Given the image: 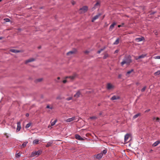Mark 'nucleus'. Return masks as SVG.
<instances>
[{"label":"nucleus","mask_w":160,"mask_h":160,"mask_svg":"<svg viewBox=\"0 0 160 160\" xmlns=\"http://www.w3.org/2000/svg\"><path fill=\"white\" fill-rule=\"evenodd\" d=\"M135 59L136 60H137L139 59V58H138V57H136Z\"/></svg>","instance_id":"3c124183"},{"label":"nucleus","mask_w":160,"mask_h":160,"mask_svg":"<svg viewBox=\"0 0 160 160\" xmlns=\"http://www.w3.org/2000/svg\"><path fill=\"white\" fill-rule=\"evenodd\" d=\"M72 97H69V98H67L66 99V100H67V101H69V100H72Z\"/></svg>","instance_id":"4c0bfd02"},{"label":"nucleus","mask_w":160,"mask_h":160,"mask_svg":"<svg viewBox=\"0 0 160 160\" xmlns=\"http://www.w3.org/2000/svg\"><path fill=\"white\" fill-rule=\"evenodd\" d=\"M81 93L80 91H78L74 95V97L77 98L79 97Z\"/></svg>","instance_id":"4468645a"},{"label":"nucleus","mask_w":160,"mask_h":160,"mask_svg":"<svg viewBox=\"0 0 160 160\" xmlns=\"http://www.w3.org/2000/svg\"><path fill=\"white\" fill-rule=\"evenodd\" d=\"M34 60H35L33 58H30V59H29L26 60L25 61V63L26 64L28 62H33V61H34Z\"/></svg>","instance_id":"a211bd4d"},{"label":"nucleus","mask_w":160,"mask_h":160,"mask_svg":"<svg viewBox=\"0 0 160 160\" xmlns=\"http://www.w3.org/2000/svg\"><path fill=\"white\" fill-rule=\"evenodd\" d=\"M106 47L104 46L103 48H101L99 50H98V52L97 53L99 54L100 53V52L104 50L105 48Z\"/></svg>","instance_id":"393cba45"},{"label":"nucleus","mask_w":160,"mask_h":160,"mask_svg":"<svg viewBox=\"0 0 160 160\" xmlns=\"http://www.w3.org/2000/svg\"><path fill=\"white\" fill-rule=\"evenodd\" d=\"M119 43V39L117 38L115 41L113 43V45H117Z\"/></svg>","instance_id":"b1692460"},{"label":"nucleus","mask_w":160,"mask_h":160,"mask_svg":"<svg viewBox=\"0 0 160 160\" xmlns=\"http://www.w3.org/2000/svg\"><path fill=\"white\" fill-rule=\"evenodd\" d=\"M102 114V112H100L99 113V115H101Z\"/></svg>","instance_id":"603ef678"},{"label":"nucleus","mask_w":160,"mask_h":160,"mask_svg":"<svg viewBox=\"0 0 160 160\" xmlns=\"http://www.w3.org/2000/svg\"><path fill=\"white\" fill-rule=\"evenodd\" d=\"M57 79H58L59 80L60 79V78L59 77H58Z\"/></svg>","instance_id":"864d4df0"},{"label":"nucleus","mask_w":160,"mask_h":160,"mask_svg":"<svg viewBox=\"0 0 160 160\" xmlns=\"http://www.w3.org/2000/svg\"><path fill=\"white\" fill-rule=\"evenodd\" d=\"M53 143V142L52 141H50V142H48L47 143V144L46 145V147H48L51 146L52 144Z\"/></svg>","instance_id":"aec40b11"},{"label":"nucleus","mask_w":160,"mask_h":160,"mask_svg":"<svg viewBox=\"0 0 160 160\" xmlns=\"http://www.w3.org/2000/svg\"><path fill=\"white\" fill-rule=\"evenodd\" d=\"M108 57V54H106L103 57V59H106Z\"/></svg>","instance_id":"e433bc0d"},{"label":"nucleus","mask_w":160,"mask_h":160,"mask_svg":"<svg viewBox=\"0 0 160 160\" xmlns=\"http://www.w3.org/2000/svg\"><path fill=\"white\" fill-rule=\"evenodd\" d=\"M88 52H89L88 51H85V52H84L86 53H88Z\"/></svg>","instance_id":"8fccbe9b"},{"label":"nucleus","mask_w":160,"mask_h":160,"mask_svg":"<svg viewBox=\"0 0 160 160\" xmlns=\"http://www.w3.org/2000/svg\"><path fill=\"white\" fill-rule=\"evenodd\" d=\"M153 58L155 59H160V56H155L153 57Z\"/></svg>","instance_id":"f704fd0d"},{"label":"nucleus","mask_w":160,"mask_h":160,"mask_svg":"<svg viewBox=\"0 0 160 160\" xmlns=\"http://www.w3.org/2000/svg\"><path fill=\"white\" fill-rule=\"evenodd\" d=\"M42 151L41 150H38L37 151L33 152L31 153V157H35L36 155L38 156L42 152Z\"/></svg>","instance_id":"f03ea898"},{"label":"nucleus","mask_w":160,"mask_h":160,"mask_svg":"<svg viewBox=\"0 0 160 160\" xmlns=\"http://www.w3.org/2000/svg\"><path fill=\"white\" fill-rule=\"evenodd\" d=\"M133 71V69H132L130 70H129V71H128L127 73H126V75H128V74H130V73H131Z\"/></svg>","instance_id":"cd10ccee"},{"label":"nucleus","mask_w":160,"mask_h":160,"mask_svg":"<svg viewBox=\"0 0 160 160\" xmlns=\"http://www.w3.org/2000/svg\"><path fill=\"white\" fill-rule=\"evenodd\" d=\"M76 74H74L72 76H68V77H66L65 78V79H67V78H70L71 80H72L74 79L75 77H76Z\"/></svg>","instance_id":"2eb2a0df"},{"label":"nucleus","mask_w":160,"mask_h":160,"mask_svg":"<svg viewBox=\"0 0 160 160\" xmlns=\"http://www.w3.org/2000/svg\"><path fill=\"white\" fill-rule=\"evenodd\" d=\"M71 3L73 5H74L75 4V2L74 1H71Z\"/></svg>","instance_id":"37998d69"},{"label":"nucleus","mask_w":160,"mask_h":160,"mask_svg":"<svg viewBox=\"0 0 160 160\" xmlns=\"http://www.w3.org/2000/svg\"><path fill=\"white\" fill-rule=\"evenodd\" d=\"M42 80V78H40L37 79L36 80V82H40Z\"/></svg>","instance_id":"a19ab883"},{"label":"nucleus","mask_w":160,"mask_h":160,"mask_svg":"<svg viewBox=\"0 0 160 160\" xmlns=\"http://www.w3.org/2000/svg\"><path fill=\"white\" fill-rule=\"evenodd\" d=\"M100 1H97L96 3L94 4V7L92 8V10L93 11L96 8H99L100 6Z\"/></svg>","instance_id":"7ed1b4c3"},{"label":"nucleus","mask_w":160,"mask_h":160,"mask_svg":"<svg viewBox=\"0 0 160 160\" xmlns=\"http://www.w3.org/2000/svg\"><path fill=\"white\" fill-rule=\"evenodd\" d=\"M130 136V134L129 133H127L124 136V142L125 143H127L128 142V140Z\"/></svg>","instance_id":"423d86ee"},{"label":"nucleus","mask_w":160,"mask_h":160,"mask_svg":"<svg viewBox=\"0 0 160 160\" xmlns=\"http://www.w3.org/2000/svg\"><path fill=\"white\" fill-rule=\"evenodd\" d=\"M160 143V141H157L155 142L154 143H153L152 146L153 147H156L157 146L159 143Z\"/></svg>","instance_id":"6ab92c4d"},{"label":"nucleus","mask_w":160,"mask_h":160,"mask_svg":"<svg viewBox=\"0 0 160 160\" xmlns=\"http://www.w3.org/2000/svg\"><path fill=\"white\" fill-rule=\"evenodd\" d=\"M10 51L12 52L15 53H17L18 52H20V51L19 50H17L14 49H11L10 50Z\"/></svg>","instance_id":"412c9836"},{"label":"nucleus","mask_w":160,"mask_h":160,"mask_svg":"<svg viewBox=\"0 0 160 160\" xmlns=\"http://www.w3.org/2000/svg\"><path fill=\"white\" fill-rule=\"evenodd\" d=\"M57 122V120H55L54 121L51 122V125L52 126H54Z\"/></svg>","instance_id":"c756f323"},{"label":"nucleus","mask_w":160,"mask_h":160,"mask_svg":"<svg viewBox=\"0 0 160 160\" xmlns=\"http://www.w3.org/2000/svg\"><path fill=\"white\" fill-rule=\"evenodd\" d=\"M150 111V109H147L145 111V112H148L149 111Z\"/></svg>","instance_id":"c03bdc74"},{"label":"nucleus","mask_w":160,"mask_h":160,"mask_svg":"<svg viewBox=\"0 0 160 160\" xmlns=\"http://www.w3.org/2000/svg\"><path fill=\"white\" fill-rule=\"evenodd\" d=\"M146 86L144 87L143 88L141 89V91L142 92H144L145 91V89H146Z\"/></svg>","instance_id":"473e14b6"},{"label":"nucleus","mask_w":160,"mask_h":160,"mask_svg":"<svg viewBox=\"0 0 160 160\" xmlns=\"http://www.w3.org/2000/svg\"><path fill=\"white\" fill-rule=\"evenodd\" d=\"M124 25V23H122L121 25H118V28H120V27H122Z\"/></svg>","instance_id":"79ce46f5"},{"label":"nucleus","mask_w":160,"mask_h":160,"mask_svg":"<svg viewBox=\"0 0 160 160\" xmlns=\"http://www.w3.org/2000/svg\"><path fill=\"white\" fill-rule=\"evenodd\" d=\"M75 117H72V118H69L67 119L66 120V121L67 122H72V121H73L74 120H75Z\"/></svg>","instance_id":"dca6fc26"},{"label":"nucleus","mask_w":160,"mask_h":160,"mask_svg":"<svg viewBox=\"0 0 160 160\" xmlns=\"http://www.w3.org/2000/svg\"><path fill=\"white\" fill-rule=\"evenodd\" d=\"M90 119H96L97 118V117H96V116H92V117H91L89 118Z\"/></svg>","instance_id":"2f4dec72"},{"label":"nucleus","mask_w":160,"mask_h":160,"mask_svg":"<svg viewBox=\"0 0 160 160\" xmlns=\"http://www.w3.org/2000/svg\"><path fill=\"white\" fill-rule=\"evenodd\" d=\"M75 138L77 139L82 141L84 140V139L82 138L78 134H76L75 135Z\"/></svg>","instance_id":"9b49d317"},{"label":"nucleus","mask_w":160,"mask_h":160,"mask_svg":"<svg viewBox=\"0 0 160 160\" xmlns=\"http://www.w3.org/2000/svg\"><path fill=\"white\" fill-rule=\"evenodd\" d=\"M2 1V0H0V2H1Z\"/></svg>","instance_id":"4d7b16f0"},{"label":"nucleus","mask_w":160,"mask_h":160,"mask_svg":"<svg viewBox=\"0 0 160 160\" xmlns=\"http://www.w3.org/2000/svg\"><path fill=\"white\" fill-rule=\"evenodd\" d=\"M145 40L144 38L143 37L141 38H137L135 39V41L137 42H140L143 41Z\"/></svg>","instance_id":"9d476101"},{"label":"nucleus","mask_w":160,"mask_h":160,"mask_svg":"<svg viewBox=\"0 0 160 160\" xmlns=\"http://www.w3.org/2000/svg\"><path fill=\"white\" fill-rule=\"evenodd\" d=\"M77 52V50L76 49H75L74 50L70 51L69 52H68L67 53V54L68 55H69L73 54H75Z\"/></svg>","instance_id":"1a4fd4ad"},{"label":"nucleus","mask_w":160,"mask_h":160,"mask_svg":"<svg viewBox=\"0 0 160 160\" xmlns=\"http://www.w3.org/2000/svg\"><path fill=\"white\" fill-rule=\"evenodd\" d=\"M20 156H21V154L20 153H18L17 154L16 156L17 158H18V157H20Z\"/></svg>","instance_id":"ea45409f"},{"label":"nucleus","mask_w":160,"mask_h":160,"mask_svg":"<svg viewBox=\"0 0 160 160\" xmlns=\"http://www.w3.org/2000/svg\"><path fill=\"white\" fill-rule=\"evenodd\" d=\"M141 115L140 113H138L135 115L133 117V119H135L138 118L139 116H140Z\"/></svg>","instance_id":"5701e85b"},{"label":"nucleus","mask_w":160,"mask_h":160,"mask_svg":"<svg viewBox=\"0 0 160 160\" xmlns=\"http://www.w3.org/2000/svg\"><path fill=\"white\" fill-rule=\"evenodd\" d=\"M155 76L158 75L160 74V70H158L157 72H155L154 73Z\"/></svg>","instance_id":"bb28decb"},{"label":"nucleus","mask_w":160,"mask_h":160,"mask_svg":"<svg viewBox=\"0 0 160 160\" xmlns=\"http://www.w3.org/2000/svg\"><path fill=\"white\" fill-rule=\"evenodd\" d=\"M2 37H0V40L2 39Z\"/></svg>","instance_id":"5fc2aeb1"},{"label":"nucleus","mask_w":160,"mask_h":160,"mask_svg":"<svg viewBox=\"0 0 160 160\" xmlns=\"http://www.w3.org/2000/svg\"><path fill=\"white\" fill-rule=\"evenodd\" d=\"M120 98V97L118 96L114 95L110 98V100L113 101L115 100L119 99Z\"/></svg>","instance_id":"6e6552de"},{"label":"nucleus","mask_w":160,"mask_h":160,"mask_svg":"<svg viewBox=\"0 0 160 160\" xmlns=\"http://www.w3.org/2000/svg\"><path fill=\"white\" fill-rule=\"evenodd\" d=\"M107 152V150L106 149H104L102 151V154H105Z\"/></svg>","instance_id":"58836bf2"},{"label":"nucleus","mask_w":160,"mask_h":160,"mask_svg":"<svg viewBox=\"0 0 160 160\" xmlns=\"http://www.w3.org/2000/svg\"><path fill=\"white\" fill-rule=\"evenodd\" d=\"M27 143H28L27 142H23V143L22 144V147H24L26 146Z\"/></svg>","instance_id":"7c9ffc66"},{"label":"nucleus","mask_w":160,"mask_h":160,"mask_svg":"<svg viewBox=\"0 0 160 160\" xmlns=\"http://www.w3.org/2000/svg\"><path fill=\"white\" fill-rule=\"evenodd\" d=\"M114 86L110 83H108L107 84V88L108 90H111L113 89Z\"/></svg>","instance_id":"39448f33"},{"label":"nucleus","mask_w":160,"mask_h":160,"mask_svg":"<svg viewBox=\"0 0 160 160\" xmlns=\"http://www.w3.org/2000/svg\"><path fill=\"white\" fill-rule=\"evenodd\" d=\"M118 50H117L115 51L114 53H117V52H118Z\"/></svg>","instance_id":"09e8293b"},{"label":"nucleus","mask_w":160,"mask_h":160,"mask_svg":"<svg viewBox=\"0 0 160 160\" xmlns=\"http://www.w3.org/2000/svg\"><path fill=\"white\" fill-rule=\"evenodd\" d=\"M88 6H83L82 8L79 9V10L81 11V13H83L86 12L88 10Z\"/></svg>","instance_id":"20e7f679"},{"label":"nucleus","mask_w":160,"mask_h":160,"mask_svg":"<svg viewBox=\"0 0 160 160\" xmlns=\"http://www.w3.org/2000/svg\"><path fill=\"white\" fill-rule=\"evenodd\" d=\"M17 127L16 130V132H18L20 131L21 129V123L20 122H18L17 123Z\"/></svg>","instance_id":"0eeeda50"},{"label":"nucleus","mask_w":160,"mask_h":160,"mask_svg":"<svg viewBox=\"0 0 160 160\" xmlns=\"http://www.w3.org/2000/svg\"><path fill=\"white\" fill-rule=\"evenodd\" d=\"M101 14H98L95 16H94L93 18H92V22H94L95 20L97 19L100 16Z\"/></svg>","instance_id":"f8f14e48"},{"label":"nucleus","mask_w":160,"mask_h":160,"mask_svg":"<svg viewBox=\"0 0 160 160\" xmlns=\"http://www.w3.org/2000/svg\"><path fill=\"white\" fill-rule=\"evenodd\" d=\"M102 156H103V154L102 153V152H101L97 154L96 155V157L97 158L99 159L102 158Z\"/></svg>","instance_id":"ddd939ff"},{"label":"nucleus","mask_w":160,"mask_h":160,"mask_svg":"<svg viewBox=\"0 0 160 160\" xmlns=\"http://www.w3.org/2000/svg\"><path fill=\"white\" fill-rule=\"evenodd\" d=\"M31 124V123L30 122L28 123L25 126V128H28L29 127H30Z\"/></svg>","instance_id":"c85d7f7f"},{"label":"nucleus","mask_w":160,"mask_h":160,"mask_svg":"<svg viewBox=\"0 0 160 160\" xmlns=\"http://www.w3.org/2000/svg\"><path fill=\"white\" fill-rule=\"evenodd\" d=\"M4 20L6 22H10V20L9 19L6 18H5L4 19Z\"/></svg>","instance_id":"72a5a7b5"},{"label":"nucleus","mask_w":160,"mask_h":160,"mask_svg":"<svg viewBox=\"0 0 160 160\" xmlns=\"http://www.w3.org/2000/svg\"><path fill=\"white\" fill-rule=\"evenodd\" d=\"M62 82L63 83H65L66 82H67V80H63V81H62Z\"/></svg>","instance_id":"a18cd8bd"},{"label":"nucleus","mask_w":160,"mask_h":160,"mask_svg":"<svg viewBox=\"0 0 160 160\" xmlns=\"http://www.w3.org/2000/svg\"><path fill=\"white\" fill-rule=\"evenodd\" d=\"M159 118H156V121H157V122H158L159 121Z\"/></svg>","instance_id":"49530a36"},{"label":"nucleus","mask_w":160,"mask_h":160,"mask_svg":"<svg viewBox=\"0 0 160 160\" xmlns=\"http://www.w3.org/2000/svg\"><path fill=\"white\" fill-rule=\"evenodd\" d=\"M29 115V114L28 113H26V116L27 117H28Z\"/></svg>","instance_id":"de8ad7c7"},{"label":"nucleus","mask_w":160,"mask_h":160,"mask_svg":"<svg viewBox=\"0 0 160 160\" xmlns=\"http://www.w3.org/2000/svg\"><path fill=\"white\" fill-rule=\"evenodd\" d=\"M132 62L131 56L130 55L126 56L123 58L122 62L121 63V65L122 66L125 64L128 66L130 65Z\"/></svg>","instance_id":"f257e3e1"},{"label":"nucleus","mask_w":160,"mask_h":160,"mask_svg":"<svg viewBox=\"0 0 160 160\" xmlns=\"http://www.w3.org/2000/svg\"><path fill=\"white\" fill-rule=\"evenodd\" d=\"M147 54H142L138 57V58H143L147 56Z\"/></svg>","instance_id":"4be33fe9"},{"label":"nucleus","mask_w":160,"mask_h":160,"mask_svg":"<svg viewBox=\"0 0 160 160\" xmlns=\"http://www.w3.org/2000/svg\"><path fill=\"white\" fill-rule=\"evenodd\" d=\"M116 24V23L113 22L110 26L109 30L111 31L113 28L114 26Z\"/></svg>","instance_id":"f3484780"},{"label":"nucleus","mask_w":160,"mask_h":160,"mask_svg":"<svg viewBox=\"0 0 160 160\" xmlns=\"http://www.w3.org/2000/svg\"><path fill=\"white\" fill-rule=\"evenodd\" d=\"M46 108H49L51 109H53V107H50L49 105H48L46 107Z\"/></svg>","instance_id":"c9c22d12"},{"label":"nucleus","mask_w":160,"mask_h":160,"mask_svg":"<svg viewBox=\"0 0 160 160\" xmlns=\"http://www.w3.org/2000/svg\"><path fill=\"white\" fill-rule=\"evenodd\" d=\"M138 82H137V83H136V84L138 85Z\"/></svg>","instance_id":"6e6d98bb"},{"label":"nucleus","mask_w":160,"mask_h":160,"mask_svg":"<svg viewBox=\"0 0 160 160\" xmlns=\"http://www.w3.org/2000/svg\"><path fill=\"white\" fill-rule=\"evenodd\" d=\"M39 140L38 139H35L33 141V144H37L38 143Z\"/></svg>","instance_id":"a878e982"}]
</instances>
